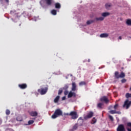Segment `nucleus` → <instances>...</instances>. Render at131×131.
<instances>
[{
	"instance_id": "ddd939ff",
	"label": "nucleus",
	"mask_w": 131,
	"mask_h": 131,
	"mask_svg": "<svg viewBox=\"0 0 131 131\" xmlns=\"http://www.w3.org/2000/svg\"><path fill=\"white\" fill-rule=\"evenodd\" d=\"M45 2L48 6H52L53 3V0H45Z\"/></svg>"
},
{
	"instance_id": "4468645a",
	"label": "nucleus",
	"mask_w": 131,
	"mask_h": 131,
	"mask_svg": "<svg viewBox=\"0 0 131 131\" xmlns=\"http://www.w3.org/2000/svg\"><path fill=\"white\" fill-rule=\"evenodd\" d=\"M55 9H61V4L59 3L55 4Z\"/></svg>"
},
{
	"instance_id": "72a5a7b5",
	"label": "nucleus",
	"mask_w": 131,
	"mask_h": 131,
	"mask_svg": "<svg viewBox=\"0 0 131 131\" xmlns=\"http://www.w3.org/2000/svg\"><path fill=\"white\" fill-rule=\"evenodd\" d=\"M11 15H14L16 14V11L15 10H12L10 11Z\"/></svg>"
},
{
	"instance_id": "1a4fd4ad",
	"label": "nucleus",
	"mask_w": 131,
	"mask_h": 131,
	"mask_svg": "<svg viewBox=\"0 0 131 131\" xmlns=\"http://www.w3.org/2000/svg\"><path fill=\"white\" fill-rule=\"evenodd\" d=\"M75 98L76 97V94L74 92H72V91H70L68 95V98Z\"/></svg>"
},
{
	"instance_id": "bb28decb",
	"label": "nucleus",
	"mask_w": 131,
	"mask_h": 131,
	"mask_svg": "<svg viewBox=\"0 0 131 131\" xmlns=\"http://www.w3.org/2000/svg\"><path fill=\"white\" fill-rule=\"evenodd\" d=\"M86 84V83H85V81H81L79 83V85L80 86H81L82 85H85Z\"/></svg>"
},
{
	"instance_id": "7c9ffc66",
	"label": "nucleus",
	"mask_w": 131,
	"mask_h": 131,
	"mask_svg": "<svg viewBox=\"0 0 131 131\" xmlns=\"http://www.w3.org/2000/svg\"><path fill=\"white\" fill-rule=\"evenodd\" d=\"M126 98H131V94L129 93H126L125 95Z\"/></svg>"
},
{
	"instance_id": "dca6fc26",
	"label": "nucleus",
	"mask_w": 131,
	"mask_h": 131,
	"mask_svg": "<svg viewBox=\"0 0 131 131\" xmlns=\"http://www.w3.org/2000/svg\"><path fill=\"white\" fill-rule=\"evenodd\" d=\"M103 106H104V104L102 103H99L97 104V107L99 109H103Z\"/></svg>"
},
{
	"instance_id": "cd10ccee",
	"label": "nucleus",
	"mask_w": 131,
	"mask_h": 131,
	"mask_svg": "<svg viewBox=\"0 0 131 131\" xmlns=\"http://www.w3.org/2000/svg\"><path fill=\"white\" fill-rule=\"evenodd\" d=\"M111 7V4L108 3L105 4V8L106 9H109Z\"/></svg>"
},
{
	"instance_id": "9b49d317",
	"label": "nucleus",
	"mask_w": 131,
	"mask_h": 131,
	"mask_svg": "<svg viewBox=\"0 0 131 131\" xmlns=\"http://www.w3.org/2000/svg\"><path fill=\"white\" fill-rule=\"evenodd\" d=\"M76 83L74 82L72 83V91L73 92H75L76 91Z\"/></svg>"
},
{
	"instance_id": "f704fd0d",
	"label": "nucleus",
	"mask_w": 131,
	"mask_h": 131,
	"mask_svg": "<svg viewBox=\"0 0 131 131\" xmlns=\"http://www.w3.org/2000/svg\"><path fill=\"white\" fill-rule=\"evenodd\" d=\"M63 93V90L62 89H60L58 91V95H61Z\"/></svg>"
},
{
	"instance_id": "e433bc0d",
	"label": "nucleus",
	"mask_w": 131,
	"mask_h": 131,
	"mask_svg": "<svg viewBox=\"0 0 131 131\" xmlns=\"http://www.w3.org/2000/svg\"><path fill=\"white\" fill-rule=\"evenodd\" d=\"M69 88V86L68 85H65L63 89V90H67Z\"/></svg>"
},
{
	"instance_id": "f8f14e48",
	"label": "nucleus",
	"mask_w": 131,
	"mask_h": 131,
	"mask_svg": "<svg viewBox=\"0 0 131 131\" xmlns=\"http://www.w3.org/2000/svg\"><path fill=\"white\" fill-rule=\"evenodd\" d=\"M108 36H109V34L108 33H102L100 35V37L101 38L108 37Z\"/></svg>"
},
{
	"instance_id": "2eb2a0df",
	"label": "nucleus",
	"mask_w": 131,
	"mask_h": 131,
	"mask_svg": "<svg viewBox=\"0 0 131 131\" xmlns=\"http://www.w3.org/2000/svg\"><path fill=\"white\" fill-rule=\"evenodd\" d=\"M127 126L128 127H127V130L131 131V122L127 123ZM129 127H130V128H129Z\"/></svg>"
},
{
	"instance_id": "f03ea898",
	"label": "nucleus",
	"mask_w": 131,
	"mask_h": 131,
	"mask_svg": "<svg viewBox=\"0 0 131 131\" xmlns=\"http://www.w3.org/2000/svg\"><path fill=\"white\" fill-rule=\"evenodd\" d=\"M59 116H63V112H62V110L60 108L56 109L51 117L53 119H56V118L59 117Z\"/></svg>"
},
{
	"instance_id": "c03bdc74",
	"label": "nucleus",
	"mask_w": 131,
	"mask_h": 131,
	"mask_svg": "<svg viewBox=\"0 0 131 131\" xmlns=\"http://www.w3.org/2000/svg\"><path fill=\"white\" fill-rule=\"evenodd\" d=\"M116 114H120V112H117L116 111Z\"/></svg>"
},
{
	"instance_id": "37998d69",
	"label": "nucleus",
	"mask_w": 131,
	"mask_h": 131,
	"mask_svg": "<svg viewBox=\"0 0 131 131\" xmlns=\"http://www.w3.org/2000/svg\"><path fill=\"white\" fill-rule=\"evenodd\" d=\"M4 0H0L1 2H3ZM7 3H9V0H5Z\"/></svg>"
},
{
	"instance_id": "5701e85b",
	"label": "nucleus",
	"mask_w": 131,
	"mask_h": 131,
	"mask_svg": "<svg viewBox=\"0 0 131 131\" xmlns=\"http://www.w3.org/2000/svg\"><path fill=\"white\" fill-rule=\"evenodd\" d=\"M94 22H95V20H90L87 21L86 25H90V24H92V23H94Z\"/></svg>"
},
{
	"instance_id": "39448f33",
	"label": "nucleus",
	"mask_w": 131,
	"mask_h": 131,
	"mask_svg": "<svg viewBox=\"0 0 131 131\" xmlns=\"http://www.w3.org/2000/svg\"><path fill=\"white\" fill-rule=\"evenodd\" d=\"M117 131H125V128H124V125L120 124L117 128Z\"/></svg>"
},
{
	"instance_id": "a211bd4d",
	"label": "nucleus",
	"mask_w": 131,
	"mask_h": 131,
	"mask_svg": "<svg viewBox=\"0 0 131 131\" xmlns=\"http://www.w3.org/2000/svg\"><path fill=\"white\" fill-rule=\"evenodd\" d=\"M96 21H103L104 20V17H96L95 18Z\"/></svg>"
},
{
	"instance_id": "412c9836",
	"label": "nucleus",
	"mask_w": 131,
	"mask_h": 131,
	"mask_svg": "<svg viewBox=\"0 0 131 131\" xmlns=\"http://www.w3.org/2000/svg\"><path fill=\"white\" fill-rule=\"evenodd\" d=\"M51 14L52 15H54V16H56V15H57V10L55 9H53L51 11Z\"/></svg>"
},
{
	"instance_id": "c9c22d12",
	"label": "nucleus",
	"mask_w": 131,
	"mask_h": 131,
	"mask_svg": "<svg viewBox=\"0 0 131 131\" xmlns=\"http://www.w3.org/2000/svg\"><path fill=\"white\" fill-rule=\"evenodd\" d=\"M121 82H122V83H124L125 82H126V79H122Z\"/></svg>"
},
{
	"instance_id": "f257e3e1",
	"label": "nucleus",
	"mask_w": 131,
	"mask_h": 131,
	"mask_svg": "<svg viewBox=\"0 0 131 131\" xmlns=\"http://www.w3.org/2000/svg\"><path fill=\"white\" fill-rule=\"evenodd\" d=\"M49 90V86L48 85H42L40 87V89H38L37 92L41 95H46L48 93Z\"/></svg>"
},
{
	"instance_id": "2f4dec72",
	"label": "nucleus",
	"mask_w": 131,
	"mask_h": 131,
	"mask_svg": "<svg viewBox=\"0 0 131 131\" xmlns=\"http://www.w3.org/2000/svg\"><path fill=\"white\" fill-rule=\"evenodd\" d=\"M6 115H10V114H11V111H10L9 110H7L6 111Z\"/></svg>"
},
{
	"instance_id": "49530a36",
	"label": "nucleus",
	"mask_w": 131,
	"mask_h": 131,
	"mask_svg": "<svg viewBox=\"0 0 131 131\" xmlns=\"http://www.w3.org/2000/svg\"><path fill=\"white\" fill-rule=\"evenodd\" d=\"M119 39H122V38L121 37V36L119 37Z\"/></svg>"
},
{
	"instance_id": "a18cd8bd",
	"label": "nucleus",
	"mask_w": 131,
	"mask_h": 131,
	"mask_svg": "<svg viewBox=\"0 0 131 131\" xmlns=\"http://www.w3.org/2000/svg\"><path fill=\"white\" fill-rule=\"evenodd\" d=\"M66 97L65 96L62 97V100H66Z\"/></svg>"
},
{
	"instance_id": "de8ad7c7",
	"label": "nucleus",
	"mask_w": 131,
	"mask_h": 131,
	"mask_svg": "<svg viewBox=\"0 0 131 131\" xmlns=\"http://www.w3.org/2000/svg\"><path fill=\"white\" fill-rule=\"evenodd\" d=\"M88 61L89 62H91V59H89Z\"/></svg>"
},
{
	"instance_id": "6e6552de",
	"label": "nucleus",
	"mask_w": 131,
	"mask_h": 131,
	"mask_svg": "<svg viewBox=\"0 0 131 131\" xmlns=\"http://www.w3.org/2000/svg\"><path fill=\"white\" fill-rule=\"evenodd\" d=\"M29 115L32 117H35L38 115V113L36 111H32L29 112Z\"/></svg>"
},
{
	"instance_id": "c85d7f7f",
	"label": "nucleus",
	"mask_w": 131,
	"mask_h": 131,
	"mask_svg": "<svg viewBox=\"0 0 131 131\" xmlns=\"http://www.w3.org/2000/svg\"><path fill=\"white\" fill-rule=\"evenodd\" d=\"M109 112L111 114H116L117 113L115 110H111Z\"/></svg>"
},
{
	"instance_id": "f3484780",
	"label": "nucleus",
	"mask_w": 131,
	"mask_h": 131,
	"mask_svg": "<svg viewBox=\"0 0 131 131\" xmlns=\"http://www.w3.org/2000/svg\"><path fill=\"white\" fill-rule=\"evenodd\" d=\"M110 15V13L109 12H104L101 14V15L102 16V17H107V16H109Z\"/></svg>"
},
{
	"instance_id": "6ab92c4d",
	"label": "nucleus",
	"mask_w": 131,
	"mask_h": 131,
	"mask_svg": "<svg viewBox=\"0 0 131 131\" xmlns=\"http://www.w3.org/2000/svg\"><path fill=\"white\" fill-rule=\"evenodd\" d=\"M59 100H60V96H57L54 100V103H58V102H59Z\"/></svg>"
},
{
	"instance_id": "a878e982",
	"label": "nucleus",
	"mask_w": 131,
	"mask_h": 131,
	"mask_svg": "<svg viewBox=\"0 0 131 131\" xmlns=\"http://www.w3.org/2000/svg\"><path fill=\"white\" fill-rule=\"evenodd\" d=\"M127 25H128L129 26H131V19H127L126 22Z\"/></svg>"
},
{
	"instance_id": "473e14b6",
	"label": "nucleus",
	"mask_w": 131,
	"mask_h": 131,
	"mask_svg": "<svg viewBox=\"0 0 131 131\" xmlns=\"http://www.w3.org/2000/svg\"><path fill=\"white\" fill-rule=\"evenodd\" d=\"M108 117H109L110 120H111V121H114V118H113V117H112V116L109 115Z\"/></svg>"
},
{
	"instance_id": "79ce46f5",
	"label": "nucleus",
	"mask_w": 131,
	"mask_h": 131,
	"mask_svg": "<svg viewBox=\"0 0 131 131\" xmlns=\"http://www.w3.org/2000/svg\"><path fill=\"white\" fill-rule=\"evenodd\" d=\"M16 120H17V121H22V119L19 120L18 117L16 118Z\"/></svg>"
},
{
	"instance_id": "c756f323",
	"label": "nucleus",
	"mask_w": 131,
	"mask_h": 131,
	"mask_svg": "<svg viewBox=\"0 0 131 131\" xmlns=\"http://www.w3.org/2000/svg\"><path fill=\"white\" fill-rule=\"evenodd\" d=\"M34 123V121L33 120H29L28 121V125H31V124H33V123Z\"/></svg>"
},
{
	"instance_id": "20e7f679",
	"label": "nucleus",
	"mask_w": 131,
	"mask_h": 131,
	"mask_svg": "<svg viewBox=\"0 0 131 131\" xmlns=\"http://www.w3.org/2000/svg\"><path fill=\"white\" fill-rule=\"evenodd\" d=\"M93 116H94V113L93 112H90L86 116L84 117V119L85 120H88V119L92 118Z\"/></svg>"
},
{
	"instance_id": "3c124183",
	"label": "nucleus",
	"mask_w": 131,
	"mask_h": 131,
	"mask_svg": "<svg viewBox=\"0 0 131 131\" xmlns=\"http://www.w3.org/2000/svg\"><path fill=\"white\" fill-rule=\"evenodd\" d=\"M130 116H131V115H130Z\"/></svg>"
},
{
	"instance_id": "9d476101",
	"label": "nucleus",
	"mask_w": 131,
	"mask_h": 131,
	"mask_svg": "<svg viewBox=\"0 0 131 131\" xmlns=\"http://www.w3.org/2000/svg\"><path fill=\"white\" fill-rule=\"evenodd\" d=\"M18 86L21 90H25V89L27 88V84L26 83L19 84H18Z\"/></svg>"
},
{
	"instance_id": "b1692460",
	"label": "nucleus",
	"mask_w": 131,
	"mask_h": 131,
	"mask_svg": "<svg viewBox=\"0 0 131 131\" xmlns=\"http://www.w3.org/2000/svg\"><path fill=\"white\" fill-rule=\"evenodd\" d=\"M120 78H123V77H125V74L123 72H121V74L119 75Z\"/></svg>"
},
{
	"instance_id": "4c0bfd02",
	"label": "nucleus",
	"mask_w": 131,
	"mask_h": 131,
	"mask_svg": "<svg viewBox=\"0 0 131 131\" xmlns=\"http://www.w3.org/2000/svg\"><path fill=\"white\" fill-rule=\"evenodd\" d=\"M79 120H82V122H83V119H82V117H79L78 119V121H79Z\"/></svg>"
},
{
	"instance_id": "393cba45",
	"label": "nucleus",
	"mask_w": 131,
	"mask_h": 131,
	"mask_svg": "<svg viewBox=\"0 0 131 131\" xmlns=\"http://www.w3.org/2000/svg\"><path fill=\"white\" fill-rule=\"evenodd\" d=\"M96 122H97V119H96V118H93L91 122L92 124H95Z\"/></svg>"
},
{
	"instance_id": "58836bf2",
	"label": "nucleus",
	"mask_w": 131,
	"mask_h": 131,
	"mask_svg": "<svg viewBox=\"0 0 131 131\" xmlns=\"http://www.w3.org/2000/svg\"><path fill=\"white\" fill-rule=\"evenodd\" d=\"M117 107H118V104H115L114 106V109L116 110V109H117Z\"/></svg>"
},
{
	"instance_id": "423d86ee",
	"label": "nucleus",
	"mask_w": 131,
	"mask_h": 131,
	"mask_svg": "<svg viewBox=\"0 0 131 131\" xmlns=\"http://www.w3.org/2000/svg\"><path fill=\"white\" fill-rule=\"evenodd\" d=\"M131 104V101H128V100H126L124 102V104L123 105V107H125L126 106V109H128V108H129V106H130Z\"/></svg>"
},
{
	"instance_id": "09e8293b",
	"label": "nucleus",
	"mask_w": 131,
	"mask_h": 131,
	"mask_svg": "<svg viewBox=\"0 0 131 131\" xmlns=\"http://www.w3.org/2000/svg\"><path fill=\"white\" fill-rule=\"evenodd\" d=\"M84 26H86V25H84Z\"/></svg>"
},
{
	"instance_id": "ea45409f",
	"label": "nucleus",
	"mask_w": 131,
	"mask_h": 131,
	"mask_svg": "<svg viewBox=\"0 0 131 131\" xmlns=\"http://www.w3.org/2000/svg\"><path fill=\"white\" fill-rule=\"evenodd\" d=\"M68 93H69V92L68 91H67V90L65 91L64 92L65 96H67V95H68Z\"/></svg>"
},
{
	"instance_id": "7ed1b4c3",
	"label": "nucleus",
	"mask_w": 131,
	"mask_h": 131,
	"mask_svg": "<svg viewBox=\"0 0 131 131\" xmlns=\"http://www.w3.org/2000/svg\"><path fill=\"white\" fill-rule=\"evenodd\" d=\"M70 116H71V119L75 120V119H77L78 118V114H77V112L75 111H72L70 113Z\"/></svg>"
},
{
	"instance_id": "8fccbe9b",
	"label": "nucleus",
	"mask_w": 131,
	"mask_h": 131,
	"mask_svg": "<svg viewBox=\"0 0 131 131\" xmlns=\"http://www.w3.org/2000/svg\"><path fill=\"white\" fill-rule=\"evenodd\" d=\"M106 131H108V130H106Z\"/></svg>"
},
{
	"instance_id": "a19ab883",
	"label": "nucleus",
	"mask_w": 131,
	"mask_h": 131,
	"mask_svg": "<svg viewBox=\"0 0 131 131\" xmlns=\"http://www.w3.org/2000/svg\"><path fill=\"white\" fill-rule=\"evenodd\" d=\"M64 115L65 116H70V114L69 113H64Z\"/></svg>"
},
{
	"instance_id": "0eeeda50",
	"label": "nucleus",
	"mask_w": 131,
	"mask_h": 131,
	"mask_svg": "<svg viewBox=\"0 0 131 131\" xmlns=\"http://www.w3.org/2000/svg\"><path fill=\"white\" fill-rule=\"evenodd\" d=\"M100 101L101 102H104L105 104H108V103H109V99L106 96H103L101 97L100 98Z\"/></svg>"
},
{
	"instance_id": "4be33fe9",
	"label": "nucleus",
	"mask_w": 131,
	"mask_h": 131,
	"mask_svg": "<svg viewBox=\"0 0 131 131\" xmlns=\"http://www.w3.org/2000/svg\"><path fill=\"white\" fill-rule=\"evenodd\" d=\"M78 127V126L77 125V124H75L72 129V131L76 130L77 129V128Z\"/></svg>"
},
{
	"instance_id": "aec40b11",
	"label": "nucleus",
	"mask_w": 131,
	"mask_h": 131,
	"mask_svg": "<svg viewBox=\"0 0 131 131\" xmlns=\"http://www.w3.org/2000/svg\"><path fill=\"white\" fill-rule=\"evenodd\" d=\"M115 78H117V79H118V78H120L119 73H118V72H115Z\"/></svg>"
}]
</instances>
